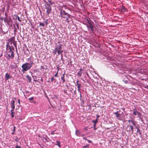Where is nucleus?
Listing matches in <instances>:
<instances>
[{"label":"nucleus","mask_w":148,"mask_h":148,"mask_svg":"<svg viewBox=\"0 0 148 148\" xmlns=\"http://www.w3.org/2000/svg\"><path fill=\"white\" fill-rule=\"evenodd\" d=\"M60 15L63 18H66V21L68 23H69L68 18L70 17V15L65 12L64 10H62L60 11Z\"/></svg>","instance_id":"4"},{"label":"nucleus","mask_w":148,"mask_h":148,"mask_svg":"<svg viewBox=\"0 0 148 148\" xmlns=\"http://www.w3.org/2000/svg\"><path fill=\"white\" fill-rule=\"evenodd\" d=\"M47 5L48 6H46V8L47 9L46 12L48 14H49L51 12V7L50 6V4L46 3Z\"/></svg>","instance_id":"5"},{"label":"nucleus","mask_w":148,"mask_h":148,"mask_svg":"<svg viewBox=\"0 0 148 148\" xmlns=\"http://www.w3.org/2000/svg\"><path fill=\"white\" fill-rule=\"evenodd\" d=\"M18 103H19V104H20V99H18Z\"/></svg>","instance_id":"37"},{"label":"nucleus","mask_w":148,"mask_h":148,"mask_svg":"<svg viewBox=\"0 0 148 148\" xmlns=\"http://www.w3.org/2000/svg\"><path fill=\"white\" fill-rule=\"evenodd\" d=\"M145 88L148 89V86L147 85L145 87Z\"/></svg>","instance_id":"40"},{"label":"nucleus","mask_w":148,"mask_h":148,"mask_svg":"<svg viewBox=\"0 0 148 148\" xmlns=\"http://www.w3.org/2000/svg\"><path fill=\"white\" fill-rule=\"evenodd\" d=\"M64 16H67L64 15Z\"/></svg>","instance_id":"50"},{"label":"nucleus","mask_w":148,"mask_h":148,"mask_svg":"<svg viewBox=\"0 0 148 148\" xmlns=\"http://www.w3.org/2000/svg\"><path fill=\"white\" fill-rule=\"evenodd\" d=\"M55 134L54 132H52L51 133V134Z\"/></svg>","instance_id":"42"},{"label":"nucleus","mask_w":148,"mask_h":148,"mask_svg":"<svg viewBox=\"0 0 148 148\" xmlns=\"http://www.w3.org/2000/svg\"><path fill=\"white\" fill-rule=\"evenodd\" d=\"M114 114L116 115V117L118 118L117 119H120L119 118V117L120 116V115L121 114L119 113V112L117 111V112H116Z\"/></svg>","instance_id":"10"},{"label":"nucleus","mask_w":148,"mask_h":148,"mask_svg":"<svg viewBox=\"0 0 148 148\" xmlns=\"http://www.w3.org/2000/svg\"><path fill=\"white\" fill-rule=\"evenodd\" d=\"M14 110L12 109L11 110V114L12 115V118H13L14 117Z\"/></svg>","instance_id":"21"},{"label":"nucleus","mask_w":148,"mask_h":148,"mask_svg":"<svg viewBox=\"0 0 148 148\" xmlns=\"http://www.w3.org/2000/svg\"><path fill=\"white\" fill-rule=\"evenodd\" d=\"M83 139H84V140H88L86 139V138L85 137H84L83 138Z\"/></svg>","instance_id":"38"},{"label":"nucleus","mask_w":148,"mask_h":148,"mask_svg":"<svg viewBox=\"0 0 148 148\" xmlns=\"http://www.w3.org/2000/svg\"><path fill=\"white\" fill-rule=\"evenodd\" d=\"M138 112L136 111H134L133 112V114L135 115H136L138 113Z\"/></svg>","instance_id":"23"},{"label":"nucleus","mask_w":148,"mask_h":148,"mask_svg":"<svg viewBox=\"0 0 148 148\" xmlns=\"http://www.w3.org/2000/svg\"><path fill=\"white\" fill-rule=\"evenodd\" d=\"M10 78H11V77L10 76V75L8 73H7L5 74V78L6 80H8Z\"/></svg>","instance_id":"8"},{"label":"nucleus","mask_w":148,"mask_h":148,"mask_svg":"<svg viewBox=\"0 0 148 148\" xmlns=\"http://www.w3.org/2000/svg\"><path fill=\"white\" fill-rule=\"evenodd\" d=\"M126 131L128 132V130H127Z\"/></svg>","instance_id":"49"},{"label":"nucleus","mask_w":148,"mask_h":148,"mask_svg":"<svg viewBox=\"0 0 148 148\" xmlns=\"http://www.w3.org/2000/svg\"><path fill=\"white\" fill-rule=\"evenodd\" d=\"M26 78L29 82H30L31 81L32 78L30 76H29V75H27L26 76Z\"/></svg>","instance_id":"15"},{"label":"nucleus","mask_w":148,"mask_h":148,"mask_svg":"<svg viewBox=\"0 0 148 148\" xmlns=\"http://www.w3.org/2000/svg\"><path fill=\"white\" fill-rule=\"evenodd\" d=\"M131 131H132V133L133 131V130H131Z\"/></svg>","instance_id":"46"},{"label":"nucleus","mask_w":148,"mask_h":148,"mask_svg":"<svg viewBox=\"0 0 148 148\" xmlns=\"http://www.w3.org/2000/svg\"><path fill=\"white\" fill-rule=\"evenodd\" d=\"M137 115L138 117H139V118H140V117L141 116L139 112H138V114Z\"/></svg>","instance_id":"26"},{"label":"nucleus","mask_w":148,"mask_h":148,"mask_svg":"<svg viewBox=\"0 0 148 148\" xmlns=\"http://www.w3.org/2000/svg\"><path fill=\"white\" fill-rule=\"evenodd\" d=\"M88 146L89 145H87L86 146H84L83 147V148H88Z\"/></svg>","instance_id":"29"},{"label":"nucleus","mask_w":148,"mask_h":148,"mask_svg":"<svg viewBox=\"0 0 148 148\" xmlns=\"http://www.w3.org/2000/svg\"><path fill=\"white\" fill-rule=\"evenodd\" d=\"M15 148H21L20 146L18 145H16L15 146Z\"/></svg>","instance_id":"31"},{"label":"nucleus","mask_w":148,"mask_h":148,"mask_svg":"<svg viewBox=\"0 0 148 148\" xmlns=\"http://www.w3.org/2000/svg\"><path fill=\"white\" fill-rule=\"evenodd\" d=\"M64 75L65 73H64L61 77V79L62 80L63 82H65V79H64Z\"/></svg>","instance_id":"14"},{"label":"nucleus","mask_w":148,"mask_h":148,"mask_svg":"<svg viewBox=\"0 0 148 148\" xmlns=\"http://www.w3.org/2000/svg\"><path fill=\"white\" fill-rule=\"evenodd\" d=\"M17 19L19 21H21L19 17L18 16H17Z\"/></svg>","instance_id":"32"},{"label":"nucleus","mask_w":148,"mask_h":148,"mask_svg":"<svg viewBox=\"0 0 148 148\" xmlns=\"http://www.w3.org/2000/svg\"><path fill=\"white\" fill-rule=\"evenodd\" d=\"M15 129V127H14V130Z\"/></svg>","instance_id":"47"},{"label":"nucleus","mask_w":148,"mask_h":148,"mask_svg":"<svg viewBox=\"0 0 148 148\" xmlns=\"http://www.w3.org/2000/svg\"><path fill=\"white\" fill-rule=\"evenodd\" d=\"M99 115H97V119H97V118H98L99 117Z\"/></svg>","instance_id":"44"},{"label":"nucleus","mask_w":148,"mask_h":148,"mask_svg":"<svg viewBox=\"0 0 148 148\" xmlns=\"http://www.w3.org/2000/svg\"><path fill=\"white\" fill-rule=\"evenodd\" d=\"M34 99V98L33 97H31L29 99V100H33Z\"/></svg>","instance_id":"28"},{"label":"nucleus","mask_w":148,"mask_h":148,"mask_svg":"<svg viewBox=\"0 0 148 148\" xmlns=\"http://www.w3.org/2000/svg\"><path fill=\"white\" fill-rule=\"evenodd\" d=\"M58 75V71H57V73L55 75V76L56 77H57Z\"/></svg>","instance_id":"34"},{"label":"nucleus","mask_w":148,"mask_h":148,"mask_svg":"<svg viewBox=\"0 0 148 148\" xmlns=\"http://www.w3.org/2000/svg\"><path fill=\"white\" fill-rule=\"evenodd\" d=\"M48 2L49 3H48L49 4H50V5L51 4H53V3L51 2V0H47Z\"/></svg>","instance_id":"24"},{"label":"nucleus","mask_w":148,"mask_h":148,"mask_svg":"<svg viewBox=\"0 0 148 148\" xmlns=\"http://www.w3.org/2000/svg\"><path fill=\"white\" fill-rule=\"evenodd\" d=\"M43 138L45 140L46 142H48L49 140V139L47 136L46 135H43Z\"/></svg>","instance_id":"7"},{"label":"nucleus","mask_w":148,"mask_h":148,"mask_svg":"<svg viewBox=\"0 0 148 148\" xmlns=\"http://www.w3.org/2000/svg\"><path fill=\"white\" fill-rule=\"evenodd\" d=\"M127 81H125V83H126V82H127Z\"/></svg>","instance_id":"48"},{"label":"nucleus","mask_w":148,"mask_h":148,"mask_svg":"<svg viewBox=\"0 0 148 148\" xmlns=\"http://www.w3.org/2000/svg\"><path fill=\"white\" fill-rule=\"evenodd\" d=\"M15 103V101L14 100H12L11 101V102L10 103L11 106V108L12 109L14 110L15 108V106L14 104Z\"/></svg>","instance_id":"6"},{"label":"nucleus","mask_w":148,"mask_h":148,"mask_svg":"<svg viewBox=\"0 0 148 148\" xmlns=\"http://www.w3.org/2000/svg\"><path fill=\"white\" fill-rule=\"evenodd\" d=\"M130 127H131V128L132 130H133V126H131V125H130Z\"/></svg>","instance_id":"35"},{"label":"nucleus","mask_w":148,"mask_h":148,"mask_svg":"<svg viewBox=\"0 0 148 148\" xmlns=\"http://www.w3.org/2000/svg\"><path fill=\"white\" fill-rule=\"evenodd\" d=\"M53 77H52L51 78V82H52L53 81Z\"/></svg>","instance_id":"41"},{"label":"nucleus","mask_w":148,"mask_h":148,"mask_svg":"<svg viewBox=\"0 0 148 148\" xmlns=\"http://www.w3.org/2000/svg\"><path fill=\"white\" fill-rule=\"evenodd\" d=\"M10 68L11 69H16V66L12 64L10 65Z\"/></svg>","instance_id":"13"},{"label":"nucleus","mask_w":148,"mask_h":148,"mask_svg":"<svg viewBox=\"0 0 148 148\" xmlns=\"http://www.w3.org/2000/svg\"><path fill=\"white\" fill-rule=\"evenodd\" d=\"M77 90L79 92L80 90L81 89V84H77Z\"/></svg>","instance_id":"16"},{"label":"nucleus","mask_w":148,"mask_h":148,"mask_svg":"<svg viewBox=\"0 0 148 148\" xmlns=\"http://www.w3.org/2000/svg\"><path fill=\"white\" fill-rule=\"evenodd\" d=\"M90 25L87 26V27L91 31H92L93 30V27L92 25L89 23Z\"/></svg>","instance_id":"9"},{"label":"nucleus","mask_w":148,"mask_h":148,"mask_svg":"<svg viewBox=\"0 0 148 148\" xmlns=\"http://www.w3.org/2000/svg\"><path fill=\"white\" fill-rule=\"evenodd\" d=\"M56 143L57 144H56V145H58L60 147H61L60 142L59 140H56Z\"/></svg>","instance_id":"17"},{"label":"nucleus","mask_w":148,"mask_h":148,"mask_svg":"<svg viewBox=\"0 0 148 148\" xmlns=\"http://www.w3.org/2000/svg\"><path fill=\"white\" fill-rule=\"evenodd\" d=\"M45 22L46 24V25H47V23H48V22H47V20L46 21H45Z\"/></svg>","instance_id":"39"},{"label":"nucleus","mask_w":148,"mask_h":148,"mask_svg":"<svg viewBox=\"0 0 148 148\" xmlns=\"http://www.w3.org/2000/svg\"><path fill=\"white\" fill-rule=\"evenodd\" d=\"M79 80H77V84H79L78 83V82H79Z\"/></svg>","instance_id":"45"},{"label":"nucleus","mask_w":148,"mask_h":148,"mask_svg":"<svg viewBox=\"0 0 148 148\" xmlns=\"http://www.w3.org/2000/svg\"><path fill=\"white\" fill-rule=\"evenodd\" d=\"M128 122L130 124L131 123L132 124H133L134 125H135V122L133 120H128Z\"/></svg>","instance_id":"12"},{"label":"nucleus","mask_w":148,"mask_h":148,"mask_svg":"<svg viewBox=\"0 0 148 148\" xmlns=\"http://www.w3.org/2000/svg\"><path fill=\"white\" fill-rule=\"evenodd\" d=\"M7 55L9 58L13 59L14 57V54L13 51L14 49L12 46L11 47L8 45H6Z\"/></svg>","instance_id":"1"},{"label":"nucleus","mask_w":148,"mask_h":148,"mask_svg":"<svg viewBox=\"0 0 148 148\" xmlns=\"http://www.w3.org/2000/svg\"><path fill=\"white\" fill-rule=\"evenodd\" d=\"M79 130H76L75 131V134L77 136H79L80 135V132Z\"/></svg>","instance_id":"18"},{"label":"nucleus","mask_w":148,"mask_h":148,"mask_svg":"<svg viewBox=\"0 0 148 148\" xmlns=\"http://www.w3.org/2000/svg\"><path fill=\"white\" fill-rule=\"evenodd\" d=\"M62 45L60 44L58 45H57L54 49V51L53 52L54 54H56L58 53V55H59L60 54H62L63 52V50L62 49Z\"/></svg>","instance_id":"3"},{"label":"nucleus","mask_w":148,"mask_h":148,"mask_svg":"<svg viewBox=\"0 0 148 148\" xmlns=\"http://www.w3.org/2000/svg\"><path fill=\"white\" fill-rule=\"evenodd\" d=\"M82 69H80V70L79 71H78L77 73V75L78 76H80L82 74Z\"/></svg>","instance_id":"20"},{"label":"nucleus","mask_w":148,"mask_h":148,"mask_svg":"<svg viewBox=\"0 0 148 148\" xmlns=\"http://www.w3.org/2000/svg\"><path fill=\"white\" fill-rule=\"evenodd\" d=\"M40 26L41 27H43L44 26V24L43 23H40Z\"/></svg>","instance_id":"25"},{"label":"nucleus","mask_w":148,"mask_h":148,"mask_svg":"<svg viewBox=\"0 0 148 148\" xmlns=\"http://www.w3.org/2000/svg\"><path fill=\"white\" fill-rule=\"evenodd\" d=\"M41 69H44V67L43 66H41Z\"/></svg>","instance_id":"43"},{"label":"nucleus","mask_w":148,"mask_h":148,"mask_svg":"<svg viewBox=\"0 0 148 148\" xmlns=\"http://www.w3.org/2000/svg\"><path fill=\"white\" fill-rule=\"evenodd\" d=\"M15 140L16 142H18L19 141V139L18 138H17L15 139Z\"/></svg>","instance_id":"30"},{"label":"nucleus","mask_w":148,"mask_h":148,"mask_svg":"<svg viewBox=\"0 0 148 148\" xmlns=\"http://www.w3.org/2000/svg\"><path fill=\"white\" fill-rule=\"evenodd\" d=\"M140 130H137V131H136V132L137 133H138L139 134H140L141 133V132H140Z\"/></svg>","instance_id":"27"},{"label":"nucleus","mask_w":148,"mask_h":148,"mask_svg":"<svg viewBox=\"0 0 148 148\" xmlns=\"http://www.w3.org/2000/svg\"><path fill=\"white\" fill-rule=\"evenodd\" d=\"M126 10V9L124 8L123 6H122L121 8V11L122 12H124Z\"/></svg>","instance_id":"11"},{"label":"nucleus","mask_w":148,"mask_h":148,"mask_svg":"<svg viewBox=\"0 0 148 148\" xmlns=\"http://www.w3.org/2000/svg\"><path fill=\"white\" fill-rule=\"evenodd\" d=\"M34 73H36V72L39 73L40 71V69H35L34 70Z\"/></svg>","instance_id":"22"},{"label":"nucleus","mask_w":148,"mask_h":148,"mask_svg":"<svg viewBox=\"0 0 148 148\" xmlns=\"http://www.w3.org/2000/svg\"><path fill=\"white\" fill-rule=\"evenodd\" d=\"M87 141H88V143H91L92 142V141L91 140H88Z\"/></svg>","instance_id":"33"},{"label":"nucleus","mask_w":148,"mask_h":148,"mask_svg":"<svg viewBox=\"0 0 148 148\" xmlns=\"http://www.w3.org/2000/svg\"><path fill=\"white\" fill-rule=\"evenodd\" d=\"M15 130H13V132L12 133V134H14V133L15 132Z\"/></svg>","instance_id":"36"},{"label":"nucleus","mask_w":148,"mask_h":148,"mask_svg":"<svg viewBox=\"0 0 148 148\" xmlns=\"http://www.w3.org/2000/svg\"><path fill=\"white\" fill-rule=\"evenodd\" d=\"M97 121V119H96L95 120H93L92 121V122L94 123V127H95V126L96 125Z\"/></svg>","instance_id":"19"},{"label":"nucleus","mask_w":148,"mask_h":148,"mask_svg":"<svg viewBox=\"0 0 148 148\" xmlns=\"http://www.w3.org/2000/svg\"><path fill=\"white\" fill-rule=\"evenodd\" d=\"M33 62L32 61L29 63H26L23 64L21 66L22 69L21 71L24 73L26 71L29 70L32 66Z\"/></svg>","instance_id":"2"}]
</instances>
